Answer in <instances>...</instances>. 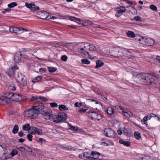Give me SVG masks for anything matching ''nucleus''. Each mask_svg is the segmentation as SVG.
Returning a JSON list of instances; mask_svg holds the SVG:
<instances>
[{"label":"nucleus","mask_w":160,"mask_h":160,"mask_svg":"<svg viewBox=\"0 0 160 160\" xmlns=\"http://www.w3.org/2000/svg\"><path fill=\"white\" fill-rule=\"evenodd\" d=\"M134 79L137 83L148 85L157 84L158 81V76L155 73L152 75L146 73H139L135 76Z\"/></svg>","instance_id":"1"},{"label":"nucleus","mask_w":160,"mask_h":160,"mask_svg":"<svg viewBox=\"0 0 160 160\" xmlns=\"http://www.w3.org/2000/svg\"><path fill=\"white\" fill-rule=\"evenodd\" d=\"M89 44L84 42L83 40L81 41V56L82 57H89L91 58L94 59L96 57L89 54L88 51L87 49Z\"/></svg>","instance_id":"2"},{"label":"nucleus","mask_w":160,"mask_h":160,"mask_svg":"<svg viewBox=\"0 0 160 160\" xmlns=\"http://www.w3.org/2000/svg\"><path fill=\"white\" fill-rule=\"evenodd\" d=\"M37 105L32 106V108L25 111L24 114L26 117L34 119L37 117L38 115Z\"/></svg>","instance_id":"3"},{"label":"nucleus","mask_w":160,"mask_h":160,"mask_svg":"<svg viewBox=\"0 0 160 160\" xmlns=\"http://www.w3.org/2000/svg\"><path fill=\"white\" fill-rule=\"evenodd\" d=\"M86 115L92 120L99 121L102 118L101 114L96 112L95 110L92 108H90L86 113Z\"/></svg>","instance_id":"4"},{"label":"nucleus","mask_w":160,"mask_h":160,"mask_svg":"<svg viewBox=\"0 0 160 160\" xmlns=\"http://www.w3.org/2000/svg\"><path fill=\"white\" fill-rule=\"evenodd\" d=\"M37 106L38 110V113H39L42 115L45 119L46 117V116H47L50 112H51L50 109L42 105V103L41 102H40V104H39V105Z\"/></svg>","instance_id":"5"},{"label":"nucleus","mask_w":160,"mask_h":160,"mask_svg":"<svg viewBox=\"0 0 160 160\" xmlns=\"http://www.w3.org/2000/svg\"><path fill=\"white\" fill-rule=\"evenodd\" d=\"M16 80L18 83L23 87L26 86L27 84L26 77L21 73L18 74Z\"/></svg>","instance_id":"6"},{"label":"nucleus","mask_w":160,"mask_h":160,"mask_svg":"<svg viewBox=\"0 0 160 160\" xmlns=\"http://www.w3.org/2000/svg\"><path fill=\"white\" fill-rule=\"evenodd\" d=\"M46 116L45 118L46 119L49 120L57 123L60 122V120L58 119V115L52 114V111L50 112Z\"/></svg>","instance_id":"7"},{"label":"nucleus","mask_w":160,"mask_h":160,"mask_svg":"<svg viewBox=\"0 0 160 160\" xmlns=\"http://www.w3.org/2000/svg\"><path fill=\"white\" fill-rule=\"evenodd\" d=\"M115 10L117 11L115 16L117 17H119L122 15L123 12L126 11V9L124 7L120 6L116 8Z\"/></svg>","instance_id":"8"},{"label":"nucleus","mask_w":160,"mask_h":160,"mask_svg":"<svg viewBox=\"0 0 160 160\" xmlns=\"http://www.w3.org/2000/svg\"><path fill=\"white\" fill-rule=\"evenodd\" d=\"M30 134H37L38 135L42 134V130L34 126H31Z\"/></svg>","instance_id":"9"},{"label":"nucleus","mask_w":160,"mask_h":160,"mask_svg":"<svg viewBox=\"0 0 160 160\" xmlns=\"http://www.w3.org/2000/svg\"><path fill=\"white\" fill-rule=\"evenodd\" d=\"M104 134L106 136L111 138H114L115 137V133L114 131L110 128L105 129L104 131Z\"/></svg>","instance_id":"10"},{"label":"nucleus","mask_w":160,"mask_h":160,"mask_svg":"<svg viewBox=\"0 0 160 160\" xmlns=\"http://www.w3.org/2000/svg\"><path fill=\"white\" fill-rule=\"evenodd\" d=\"M58 119L60 120V122H65L67 118V115L65 113L60 112L58 113Z\"/></svg>","instance_id":"11"},{"label":"nucleus","mask_w":160,"mask_h":160,"mask_svg":"<svg viewBox=\"0 0 160 160\" xmlns=\"http://www.w3.org/2000/svg\"><path fill=\"white\" fill-rule=\"evenodd\" d=\"M81 158L84 160H91V154L88 152H84L81 155Z\"/></svg>","instance_id":"12"},{"label":"nucleus","mask_w":160,"mask_h":160,"mask_svg":"<svg viewBox=\"0 0 160 160\" xmlns=\"http://www.w3.org/2000/svg\"><path fill=\"white\" fill-rule=\"evenodd\" d=\"M14 29V33H15L16 34H20L24 32L28 31L27 29L22 28H19L15 27Z\"/></svg>","instance_id":"13"},{"label":"nucleus","mask_w":160,"mask_h":160,"mask_svg":"<svg viewBox=\"0 0 160 160\" xmlns=\"http://www.w3.org/2000/svg\"><path fill=\"white\" fill-rule=\"evenodd\" d=\"M22 54L21 52H17L14 57V60L16 62H19L21 61Z\"/></svg>","instance_id":"14"},{"label":"nucleus","mask_w":160,"mask_h":160,"mask_svg":"<svg viewBox=\"0 0 160 160\" xmlns=\"http://www.w3.org/2000/svg\"><path fill=\"white\" fill-rule=\"evenodd\" d=\"M10 102V100L5 96L1 97L0 98V104L4 105L7 104H9Z\"/></svg>","instance_id":"15"},{"label":"nucleus","mask_w":160,"mask_h":160,"mask_svg":"<svg viewBox=\"0 0 160 160\" xmlns=\"http://www.w3.org/2000/svg\"><path fill=\"white\" fill-rule=\"evenodd\" d=\"M92 24V22L88 20L83 21L81 20V28L83 27H85L89 26L91 25Z\"/></svg>","instance_id":"16"},{"label":"nucleus","mask_w":160,"mask_h":160,"mask_svg":"<svg viewBox=\"0 0 160 160\" xmlns=\"http://www.w3.org/2000/svg\"><path fill=\"white\" fill-rule=\"evenodd\" d=\"M91 160L93 159H95L98 158L101 155V154L96 151H93L91 153Z\"/></svg>","instance_id":"17"},{"label":"nucleus","mask_w":160,"mask_h":160,"mask_svg":"<svg viewBox=\"0 0 160 160\" xmlns=\"http://www.w3.org/2000/svg\"><path fill=\"white\" fill-rule=\"evenodd\" d=\"M38 13H39L38 14V15H40L42 17L40 18L41 19L45 20L48 18V13L46 12L43 10H41L40 12H38Z\"/></svg>","instance_id":"18"},{"label":"nucleus","mask_w":160,"mask_h":160,"mask_svg":"<svg viewBox=\"0 0 160 160\" xmlns=\"http://www.w3.org/2000/svg\"><path fill=\"white\" fill-rule=\"evenodd\" d=\"M122 111L123 115L127 117H129L132 116V112L128 110L123 109Z\"/></svg>","instance_id":"19"},{"label":"nucleus","mask_w":160,"mask_h":160,"mask_svg":"<svg viewBox=\"0 0 160 160\" xmlns=\"http://www.w3.org/2000/svg\"><path fill=\"white\" fill-rule=\"evenodd\" d=\"M15 71L12 68H9L6 72L10 77H12L15 74Z\"/></svg>","instance_id":"20"},{"label":"nucleus","mask_w":160,"mask_h":160,"mask_svg":"<svg viewBox=\"0 0 160 160\" xmlns=\"http://www.w3.org/2000/svg\"><path fill=\"white\" fill-rule=\"evenodd\" d=\"M89 49L92 52H97L98 50L96 47L93 44H89Z\"/></svg>","instance_id":"21"},{"label":"nucleus","mask_w":160,"mask_h":160,"mask_svg":"<svg viewBox=\"0 0 160 160\" xmlns=\"http://www.w3.org/2000/svg\"><path fill=\"white\" fill-rule=\"evenodd\" d=\"M155 41L154 39L149 38L146 39V43L149 46H152L155 43Z\"/></svg>","instance_id":"22"},{"label":"nucleus","mask_w":160,"mask_h":160,"mask_svg":"<svg viewBox=\"0 0 160 160\" xmlns=\"http://www.w3.org/2000/svg\"><path fill=\"white\" fill-rule=\"evenodd\" d=\"M14 93H13L12 92H7L6 93L5 95L6 96H5V97L9 99L10 101V99L12 98L13 99V95Z\"/></svg>","instance_id":"23"},{"label":"nucleus","mask_w":160,"mask_h":160,"mask_svg":"<svg viewBox=\"0 0 160 160\" xmlns=\"http://www.w3.org/2000/svg\"><path fill=\"white\" fill-rule=\"evenodd\" d=\"M96 65L95 66V68H96L101 67L104 65V62L100 60H97L96 62Z\"/></svg>","instance_id":"24"},{"label":"nucleus","mask_w":160,"mask_h":160,"mask_svg":"<svg viewBox=\"0 0 160 160\" xmlns=\"http://www.w3.org/2000/svg\"><path fill=\"white\" fill-rule=\"evenodd\" d=\"M119 142L120 143L123 144L124 145L127 147L130 146L131 145V142L129 141H125L121 140L119 141Z\"/></svg>","instance_id":"25"},{"label":"nucleus","mask_w":160,"mask_h":160,"mask_svg":"<svg viewBox=\"0 0 160 160\" xmlns=\"http://www.w3.org/2000/svg\"><path fill=\"white\" fill-rule=\"evenodd\" d=\"M107 112L108 115H112L114 113V111L112 108L109 107L107 109Z\"/></svg>","instance_id":"26"},{"label":"nucleus","mask_w":160,"mask_h":160,"mask_svg":"<svg viewBox=\"0 0 160 160\" xmlns=\"http://www.w3.org/2000/svg\"><path fill=\"white\" fill-rule=\"evenodd\" d=\"M20 95L16 93H14L13 95V99L12 98V100L16 102H20Z\"/></svg>","instance_id":"27"},{"label":"nucleus","mask_w":160,"mask_h":160,"mask_svg":"<svg viewBox=\"0 0 160 160\" xmlns=\"http://www.w3.org/2000/svg\"><path fill=\"white\" fill-rule=\"evenodd\" d=\"M25 6L27 8L30 9L31 11L32 7L35 6V4L34 2H32L30 3L26 2L25 3Z\"/></svg>","instance_id":"28"},{"label":"nucleus","mask_w":160,"mask_h":160,"mask_svg":"<svg viewBox=\"0 0 160 160\" xmlns=\"http://www.w3.org/2000/svg\"><path fill=\"white\" fill-rule=\"evenodd\" d=\"M31 127L29 124H26L22 126V129L25 131L31 130Z\"/></svg>","instance_id":"29"},{"label":"nucleus","mask_w":160,"mask_h":160,"mask_svg":"<svg viewBox=\"0 0 160 160\" xmlns=\"http://www.w3.org/2000/svg\"><path fill=\"white\" fill-rule=\"evenodd\" d=\"M59 109L61 111H66L68 110V108L64 104L60 105L59 106Z\"/></svg>","instance_id":"30"},{"label":"nucleus","mask_w":160,"mask_h":160,"mask_svg":"<svg viewBox=\"0 0 160 160\" xmlns=\"http://www.w3.org/2000/svg\"><path fill=\"white\" fill-rule=\"evenodd\" d=\"M127 35L129 37L134 38L135 37V35L132 31H129L127 32Z\"/></svg>","instance_id":"31"},{"label":"nucleus","mask_w":160,"mask_h":160,"mask_svg":"<svg viewBox=\"0 0 160 160\" xmlns=\"http://www.w3.org/2000/svg\"><path fill=\"white\" fill-rule=\"evenodd\" d=\"M19 128L18 125H15L13 127V129L12 130L13 133L16 134L17 133L18 131Z\"/></svg>","instance_id":"32"},{"label":"nucleus","mask_w":160,"mask_h":160,"mask_svg":"<svg viewBox=\"0 0 160 160\" xmlns=\"http://www.w3.org/2000/svg\"><path fill=\"white\" fill-rule=\"evenodd\" d=\"M48 69L49 72H54L57 70V68H56L53 67H48Z\"/></svg>","instance_id":"33"},{"label":"nucleus","mask_w":160,"mask_h":160,"mask_svg":"<svg viewBox=\"0 0 160 160\" xmlns=\"http://www.w3.org/2000/svg\"><path fill=\"white\" fill-rule=\"evenodd\" d=\"M134 137L138 140H140L141 138L140 133L138 132H136L134 133Z\"/></svg>","instance_id":"34"},{"label":"nucleus","mask_w":160,"mask_h":160,"mask_svg":"<svg viewBox=\"0 0 160 160\" xmlns=\"http://www.w3.org/2000/svg\"><path fill=\"white\" fill-rule=\"evenodd\" d=\"M93 91L95 92L97 94H99L101 96H102L103 95V93L102 92V91L99 90L98 88H94V89H93Z\"/></svg>","instance_id":"35"},{"label":"nucleus","mask_w":160,"mask_h":160,"mask_svg":"<svg viewBox=\"0 0 160 160\" xmlns=\"http://www.w3.org/2000/svg\"><path fill=\"white\" fill-rule=\"evenodd\" d=\"M42 77L41 76H38L32 80V82H38L40 81L42 79Z\"/></svg>","instance_id":"36"},{"label":"nucleus","mask_w":160,"mask_h":160,"mask_svg":"<svg viewBox=\"0 0 160 160\" xmlns=\"http://www.w3.org/2000/svg\"><path fill=\"white\" fill-rule=\"evenodd\" d=\"M62 148L67 151L71 150L72 149V147L70 145H63Z\"/></svg>","instance_id":"37"},{"label":"nucleus","mask_w":160,"mask_h":160,"mask_svg":"<svg viewBox=\"0 0 160 160\" xmlns=\"http://www.w3.org/2000/svg\"><path fill=\"white\" fill-rule=\"evenodd\" d=\"M38 97L37 96H32L30 99V101L32 102H33L36 100H37V101H38L39 103H40L41 102L38 101Z\"/></svg>","instance_id":"38"},{"label":"nucleus","mask_w":160,"mask_h":160,"mask_svg":"<svg viewBox=\"0 0 160 160\" xmlns=\"http://www.w3.org/2000/svg\"><path fill=\"white\" fill-rule=\"evenodd\" d=\"M81 61L82 64H89L90 63V61L86 58L82 59L81 60Z\"/></svg>","instance_id":"39"},{"label":"nucleus","mask_w":160,"mask_h":160,"mask_svg":"<svg viewBox=\"0 0 160 160\" xmlns=\"http://www.w3.org/2000/svg\"><path fill=\"white\" fill-rule=\"evenodd\" d=\"M69 129L74 132H76L78 130V128L77 127L73 126L71 124H69Z\"/></svg>","instance_id":"40"},{"label":"nucleus","mask_w":160,"mask_h":160,"mask_svg":"<svg viewBox=\"0 0 160 160\" xmlns=\"http://www.w3.org/2000/svg\"><path fill=\"white\" fill-rule=\"evenodd\" d=\"M17 5L18 4L17 3L13 2L8 4V6L10 8H12L17 6Z\"/></svg>","instance_id":"41"},{"label":"nucleus","mask_w":160,"mask_h":160,"mask_svg":"<svg viewBox=\"0 0 160 160\" xmlns=\"http://www.w3.org/2000/svg\"><path fill=\"white\" fill-rule=\"evenodd\" d=\"M18 151L17 150L15 149H12L10 153V155L12 157H13L15 155H17L18 154Z\"/></svg>","instance_id":"42"},{"label":"nucleus","mask_w":160,"mask_h":160,"mask_svg":"<svg viewBox=\"0 0 160 160\" xmlns=\"http://www.w3.org/2000/svg\"><path fill=\"white\" fill-rule=\"evenodd\" d=\"M17 149L22 152H24L27 148H24L22 147H20L18 148H17Z\"/></svg>","instance_id":"43"},{"label":"nucleus","mask_w":160,"mask_h":160,"mask_svg":"<svg viewBox=\"0 0 160 160\" xmlns=\"http://www.w3.org/2000/svg\"><path fill=\"white\" fill-rule=\"evenodd\" d=\"M82 108L81 107V113H83L88 111L90 108Z\"/></svg>","instance_id":"44"},{"label":"nucleus","mask_w":160,"mask_h":160,"mask_svg":"<svg viewBox=\"0 0 160 160\" xmlns=\"http://www.w3.org/2000/svg\"><path fill=\"white\" fill-rule=\"evenodd\" d=\"M38 99L40 100L41 101H47L48 100V99L44 97H42L41 96H38Z\"/></svg>","instance_id":"45"},{"label":"nucleus","mask_w":160,"mask_h":160,"mask_svg":"<svg viewBox=\"0 0 160 160\" xmlns=\"http://www.w3.org/2000/svg\"><path fill=\"white\" fill-rule=\"evenodd\" d=\"M39 8L38 6H33L31 11V12H34L39 10Z\"/></svg>","instance_id":"46"},{"label":"nucleus","mask_w":160,"mask_h":160,"mask_svg":"<svg viewBox=\"0 0 160 160\" xmlns=\"http://www.w3.org/2000/svg\"><path fill=\"white\" fill-rule=\"evenodd\" d=\"M150 8L154 11H156L157 9V8L156 6L153 4H152L150 5Z\"/></svg>","instance_id":"47"},{"label":"nucleus","mask_w":160,"mask_h":160,"mask_svg":"<svg viewBox=\"0 0 160 160\" xmlns=\"http://www.w3.org/2000/svg\"><path fill=\"white\" fill-rule=\"evenodd\" d=\"M32 135V134H31L30 133L28 134L27 135V137L28 138V140L30 141H31L32 140V138L33 136Z\"/></svg>","instance_id":"48"},{"label":"nucleus","mask_w":160,"mask_h":160,"mask_svg":"<svg viewBox=\"0 0 160 160\" xmlns=\"http://www.w3.org/2000/svg\"><path fill=\"white\" fill-rule=\"evenodd\" d=\"M61 59L62 61L65 62L68 59V57L66 55H63L61 57Z\"/></svg>","instance_id":"49"},{"label":"nucleus","mask_w":160,"mask_h":160,"mask_svg":"<svg viewBox=\"0 0 160 160\" xmlns=\"http://www.w3.org/2000/svg\"><path fill=\"white\" fill-rule=\"evenodd\" d=\"M49 104L52 107L57 108L58 106V104L56 102L50 103Z\"/></svg>","instance_id":"50"},{"label":"nucleus","mask_w":160,"mask_h":160,"mask_svg":"<svg viewBox=\"0 0 160 160\" xmlns=\"http://www.w3.org/2000/svg\"><path fill=\"white\" fill-rule=\"evenodd\" d=\"M89 100L91 101L94 102H95V103L96 104H99V105H101L102 106V103L100 102L97 100H94V99H90Z\"/></svg>","instance_id":"51"},{"label":"nucleus","mask_w":160,"mask_h":160,"mask_svg":"<svg viewBox=\"0 0 160 160\" xmlns=\"http://www.w3.org/2000/svg\"><path fill=\"white\" fill-rule=\"evenodd\" d=\"M37 142L38 143L41 142V143H42L43 142L45 143L46 142V140L43 139V138H39V140L37 141Z\"/></svg>","instance_id":"52"},{"label":"nucleus","mask_w":160,"mask_h":160,"mask_svg":"<svg viewBox=\"0 0 160 160\" xmlns=\"http://www.w3.org/2000/svg\"><path fill=\"white\" fill-rule=\"evenodd\" d=\"M134 20L135 21H141V18L139 16H137L134 17L133 18Z\"/></svg>","instance_id":"53"},{"label":"nucleus","mask_w":160,"mask_h":160,"mask_svg":"<svg viewBox=\"0 0 160 160\" xmlns=\"http://www.w3.org/2000/svg\"><path fill=\"white\" fill-rule=\"evenodd\" d=\"M11 10V9L8 7V8L4 9L3 11L2 12V13L4 14L6 12H9Z\"/></svg>","instance_id":"54"},{"label":"nucleus","mask_w":160,"mask_h":160,"mask_svg":"<svg viewBox=\"0 0 160 160\" xmlns=\"http://www.w3.org/2000/svg\"><path fill=\"white\" fill-rule=\"evenodd\" d=\"M79 49L77 50L75 49V50L74 51V54L76 55H79L80 54V52L79 51Z\"/></svg>","instance_id":"55"},{"label":"nucleus","mask_w":160,"mask_h":160,"mask_svg":"<svg viewBox=\"0 0 160 160\" xmlns=\"http://www.w3.org/2000/svg\"><path fill=\"white\" fill-rule=\"evenodd\" d=\"M14 28L15 27H9V31L11 32L14 33Z\"/></svg>","instance_id":"56"},{"label":"nucleus","mask_w":160,"mask_h":160,"mask_svg":"<svg viewBox=\"0 0 160 160\" xmlns=\"http://www.w3.org/2000/svg\"><path fill=\"white\" fill-rule=\"evenodd\" d=\"M20 98H21L23 101H25L27 98L26 97L20 95Z\"/></svg>","instance_id":"57"},{"label":"nucleus","mask_w":160,"mask_h":160,"mask_svg":"<svg viewBox=\"0 0 160 160\" xmlns=\"http://www.w3.org/2000/svg\"><path fill=\"white\" fill-rule=\"evenodd\" d=\"M81 106H82L83 108H89L88 106H87L86 104L84 103H82L81 102Z\"/></svg>","instance_id":"58"},{"label":"nucleus","mask_w":160,"mask_h":160,"mask_svg":"<svg viewBox=\"0 0 160 160\" xmlns=\"http://www.w3.org/2000/svg\"><path fill=\"white\" fill-rule=\"evenodd\" d=\"M18 135L20 137H22L23 135V133L22 131H20L18 132Z\"/></svg>","instance_id":"59"},{"label":"nucleus","mask_w":160,"mask_h":160,"mask_svg":"<svg viewBox=\"0 0 160 160\" xmlns=\"http://www.w3.org/2000/svg\"><path fill=\"white\" fill-rule=\"evenodd\" d=\"M39 71L41 73H44L45 72V71L44 70V69L42 68H39Z\"/></svg>","instance_id":"60"},{"label":"nucleus","mask_w":160,"mask_h":160,"mask_svg":"<svg viewBox=\"0 0 160 160\" xmlns=\"http://www.w3.org/2000/svg\"><path fill=\"white\" fill-rule=\"evenodd\" d=\"M115 107L117 109H120V110H123V108L121 106H120L119 105H116L115 106Z\"/></svg>","instance_id":"61"},{"label":"nucleus","mask_w":160,"mask_h":160,"mask_svg":"<svg viewBox=\"0 0 160 160\" xmlns=\"http://www.w3.org/2000/svg\"><path fill=\"white\" fill-rule=\"evenodd\" d=\"M148 120L147 117L146 116H145L143 119L141 120V122L142 123L143 122H146Z\"/></svg>","instance_id":"62"},{"label":"nucleus","mask_w":160,"mask_h":160,"mask_svg":"<svg viewBox=\"0 0 160 160\" xmlns=\"http://www.w3.org/2000/svg\"><path fill=\"white\" fill-rule=\"evenodd\" d=\"M25 147H26L25 148H27V149H26V151H32V150H31V148L29 147H28L27 146H26V145L25 146Z\"/></svg>","instance_id":"63"},{"label":"nucleus","mask_w":160,"mask_h":160,"mask_svg":"<svg viewBox=\"0 0 160 160\" xmlns=\"http://www.w3.org/2000/svg\"><path fill=\"white\" fill-rule=\"evenodd\" d=\"M74 106L77 107H80V103H79L78 102H76L75 103Z\"/></svg>","instance_id":"64"}]
</instances>
